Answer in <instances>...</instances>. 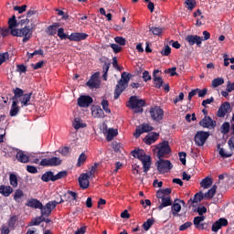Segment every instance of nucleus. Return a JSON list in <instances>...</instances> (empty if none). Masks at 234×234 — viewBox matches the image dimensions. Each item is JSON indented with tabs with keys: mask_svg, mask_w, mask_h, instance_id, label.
Segmentation results:
<instances>
[{
	"mask_svg": "<svg viewBox=\"0 0 234 234\" xmlns=\"http://www.w3.org/2000/svg\"><path fill=\"white\" fill-rule=\"evenodd\" d=\"M158 136H160V133H149L145 137H144V144L146 145H151L152 144H154L156 140H158Z\"/></svg>",
	"mask_w": 234,
	"mask_h": 234,
	"instance_id": "22",
	"label": "nucleus"
},
{
	"mask_svg": "<svg viewBox=\"0 0 234 234\" xmlns=\"http://www.w3.org/2000/svg\"><path fill=\"white\" fill-rule=\"evenodd\" d=\"M85 162H87V154H85V153H81L78 158L77 167H81Z\"/></svg>",
	"mask_w": 234,
	"mask_h": 234,
	"instance_id": "41",
	"label": "nucleus"
},
{
	"mask_svg": "<svg viewBox=\"0 0 234 234\" xmlns=\"http://www.w3.org/2000/svg\"><path fill=\"white\" fill-rule=\"evenodd\" d=\"M217 149L221 158H231V156H233V151L226 152L224 148L220 147V144L217 145Z\"/></svg>",
	"mask_w": 234,
	"mask_h": 234,
	"instance_id": "29",
	"label": "nucleus"
},
{
	"mask_svg": "<svg viewBox=\"0 0 234 234\" xmlns=\"http://www.w3.org/2000/svg\"><path fill=\"white\" fill-rule=\"evenodd\" d=\"M159 160L155 163V167L157 171L161 173V175H165V173H169L170 169H173V164L169 160H164L162 158H158Z\"/></svg>",
	"mask_w": 234,
	"mask_h": 234,
	"instance_id": "8",
	"label": "nucleus"
},
{
	"mask_svg": "<svg viewBox=\"0 0 234 234\" xmlns=\"http://www.w3.org/2000/svg\"><path fill=\"white\" fill-rule=\"evenodd\" d=\"M101 105L102 106L103 111L107 114H111V108H109V101L102 100L101 102Z\"/></svg>",
	"mask_w": 234,
	"mask_h": 234,
	"instance_id": "47",
	"label": "nucleus"
},
{
	"mask_svg": "<svg viewBox=\"0 0 234 234\" xmlns=\"http://www.w3.org/2000/svg\"><path fill=\"white\" fill-rule=\"evenodd\" d=\"M27 173H31V175H36V173H37V168L34 165H27Z\"/></svg>",
	"mask_w": 234,
	"mask_h": 234,
	"instance_id": "62",
	"label": "nucleus"
},
{
	"mask_svg": "<svg viewBox=\"0 0 234 234\" xmlns=\"http://www.w3.org/2000/svg\"><path fill=\"white\" fill-rule=\"evenodd\" d=\"M181 210H182V206H180V204H178V203L173 204L172 215H174V217H178V213H180Z\"/></svg>",
	"mask_w": 234,
	"mask_h": 234,
	"instance_id": "38",
	"label": "nucleus"
},
{
	"mask_svg": "<svg viewBox=\"0 0 234 234\" xmlns=\"http://www.w3.org/2000/svg\"><path fill=\"white\" fill-rule=\"evenodd\" d=\"M31 98H32V93L24 94L23 98L20 99L22 107H28V105H30Z\"/></svg>",
	"mask_w": 234,
	"mask_h": 234,
	"instance_id": "34",
	"label": "nucleus"
},
{
	"mask_svg": "<svg viewBox=\"0 0 234 234\" xmlns=\"http://www.w3.org/2000/svg\"><path fill=\"white\" fill-rule=\"evenodd\" d=\"M199 125L204 129H215L217 127V122L213 121L210 116H205L200 122Z\"/></svg>",
	"mask_w": 234,
	"mask_h": 234,
	"instance_id": "13",
	"label": "nucleus"
},
{
	"mask_svg": "<svg viewBox=\"0 0 234 234\" xmlns=\"http://www.w3.org/2000/svg\"><path fill=\"white\" fill-rule=\"evenodd\" d=\"M133 156L138 158L143 164L144 172L147 173L151 169V156L145 154V152L142 149L133 150Z\"/></svg>",
	"mask_w": 234,
	"mask_h": 234,
	"instance_id": "5",
	"label": "nucleus"
},
{
	"mask_svg": "<svg viewBox=\"0 0 234 234\" xmlns=\"http://www.w3.org/2000/svg\"><path fill=\"white\" fill-rule=\"evenodd\" d=\"M73 127L78 131V129H81L83 127H87L86 124L81 123V120L80 118H75L73 122Z\"/></svg>",
	"mask_w": 234,
	"mask_h": 234,
	"instance_id": "43",
	"label": "nucleus"
},
{
	"mask_svg": "<svg viewBox=\"0 0 234 234\" xmlns=\"http://www.w3.org/2000/svg\"><path fill=\"white\" fill-rule=\"evenodd\" d=\"M150 32H152L154 36H162V32H164V29H162L161 27H150Z\"/></svg>",
	"mask_w": 234,
	"mask_h": 234,
	"instance_id": "48",
	"label": "nucleus"
},
{
	"mask_svg": "<svg viewBox=\"0 0 234 234\" xmlns=\"http://www.w3.org/2000/svg\"><path fill=\"white\" fill-rule=\"evenodd\" d=\"M109 69H111V63L105 62L102 67V72H103L102 78L104 81H107V74L109 72Z\"/></svg>",
	"mask_w": 234,
	"mask_h": 234,
	"instance_id": "44",
	"label": "nucleus"
},
{
	"mask_svg": "<svg viewBox=\"0 0 234 234\" xmlns=\"http://www.w3.org/2000/svg\"><path fill=\"white\" fill-rule=\"evenodd\" d=\"M201 187H204V189H209L211 186H213V178L207 176L200 182Z\"/></svg>",
	"mask_w": 234,
	"mask_h": 234,
	"instance_id": "31",
	"label": "nucleus"
},
{
	"mask_svg": "<svg viewBox=\"0 0 234 234\" xmlns=\"http://www.w3.org/2000/svg\"><path fill=\"white\" fill-rule=\"evenodd\" d=\"M63 198L64 200H66V202H72V200H78V193L72 190H68V192L64 194Z\"/></svg>",
	"mask_w": 234,
	"mask_h": 234,
	"instance_id": "26",
	"label": "nucleus"
},
{
	"mask_svg": "<svg viewBox=\"0 0 234 234\" xmlns=\"http://www.w3.org/2000/svg\"><path fill=\"white\" fill-rule=\"evenodd\" d=\"M58 27L59 23H53V25L48 26L46 29L47 34H48V36H56Z\"/></svg>",
	"mask_w": 234,
	"mask_h": 234,
	"instance_id": "30",
	"label": "nucleus"
},
{
	"mask_svg": "<svg viewBox=\"0 0 234 234\" xmlns=\"http://www.w3.org/2000/svg\"><path fill=\"white\" fill-rule=\"evenodd\" d=\"M9 58H10V55L8 54V52L1 53L0 54V65L2 63H5V61H6V59H8Z\"/></svg>",
	"mask_w": 234,
	"mask_h": 234,
	"instance_id": "57",
	"label": "nucleus"
},
{
	"mask_svg": "<svg viewBox=\"0 0 234 234\" xmlns=\"http://www.w3.org/2000/svg\"><path fill=\"white\" fill-rule=\"evenodd\" d=\"M90 89H100V80L98 79V73H94L90 80L86 83Z\"/></svg>",
	"mask_w": 234,
	"mask_h": 234,
	"instance_id": "19",
	"label": "nucleus"
},
{
	"mask_svg": "<svg viewBox=\"0 0 234 234\" xmlns=\"http://www.w3.org/2000/svg\"><path fill=\"white\" fill-rule=\"evenodd\" d=\"M58 153L62 156H69V154H70V148H69V146H64L58 149Z\"/></svg>",
	"mask_w": 234,
	"mask_h": 234,
	"instance_id": "49",
	"label": "nucleus"
},
{
	"mask_svg": "<svg viewBox=\"0 0 234 234\" xmlns=\"http://www.w3.org/2000/svg\"><path fill=\"white\" fill-rule=\"evenodd\" d=\"M179 160L183 164V165H186V157L187 156V154L185 152H179Z\"/></svg>",
	"mask_w": 234,
	"mask_h": 234,
	"instance_id": "61",
	"label": "nucleus"
},
{
	"mask_svg": "<svg viewBox=\"0 0 234 234\" xmlns=\"http://www.w3.org/2000/svg\"><path fill=\"white\" fill-rule=\"evenodd\" d=\"M192 226L193 223L191 221H187L179 227V231H186V229L191 228Z\"/></svg>",
	"mask_w": 234,
	"mask_h": 234,
	"instance_id": "53",
	"label": "nucleus"
},
{
	"mask_svg": "<svg viewBox=\"0 0 234 234\" xmlns=\"http://www.w3.org/2000/svg\"><path fill=\"white\" fill-rule=\"evenodd\" d=\"M153 224H154V219H153V218H148V219L143 224V228H144V231H149V229H151V226H153Z\"/></svg>",
	"mask_w": 234,
	"mask_h": 234,
	"instance_id": "46",
	"label": "nucleus"
},
{
	"mask_svg": "<svg viewBox=\"0 0 234 234\" xmlns=\"http://www.w3.org/2000/svg\"><path fill=\"white\" fill-rule=\"evenodd\" d=\"M41 180L43 182H55V176H54V172L52 171H48L46 173H44L41 176Z\"/></svg>",
	"mask_w": 234,
	"mask_h": 234,
	"instance_id": "28",
	"label": "nucleus"
},
{
	"mask_svg": "<svg viewBox=\"0 0 234 234\" xmlns=\"http://www.w3.org/2000/svg\"><path fill=\"white\" fill-rule=\"evenodd\" d=\"M114 41H115V43H117V45H121V47H125L126 40L124 37H115Z\"/></svg>",
	"mask_w": 234,
	"mask_h": 234,
	"instance_id": "50",
	"label": "nucleus"
},
{
	"mask_svg": "<svg viewBox=\"0 0 234 234\" xmlns=\"http://www.w3.org/2000/svg\"><path fill=\"white\" fill-rule=\"evenodd\" d=\"M209 138V132L198 131L195 134L194 142L197 147H202Z\"/></svg>",
	"mask_w": 234,
	"mask_h": 234,
	"instance_id": "9",
	"label": "nucleus"
},
{
	"mask_svg": "<svg viewBox=\"0 0 234 234\" xmlns=\"http://www.w3.org/2000/svg\"><path fill=\"white\" fill-rule=\"evenodd\" d=\"M220 85H224L223 78H217L212 80V87L217 89V87H220Z\"/></svg>",
	"mask_w": 234,
	"mask_h": 234,
	"instance_id": "45",
	"label": "nucleus"
},
{
	"mask_svg": "<svg viewBox=\"0 0 234 234\" xmlns=\"http://www.w3.org/2000/svg\"><path fill=\"white\" fill-rule=\"evenodd\" d=\"M162 56H170L171 47L169 45L165 46L164 49L161 51Z\"/></svg>",
	"mask_w": 234,
	"mask_h": 234,
	"instance_id": "55",
	"label": "nucleus"
},
{
	"mask_svg": "<svg viewBox=\"0 0 234 234\" xmlns=\"http://www.w3.org/2000/svg\"><path fill=\"white\" fill-rule=\"evenodd\" d=\"M90 176L89 174H81L79 177V184L81 189H87L90 186L89 182Z\"/></svg>",
	"mask_w": 234,
	"mask_h": 234,
	"instance_id": "20",
	"label": "nucleus"
},
{
	"mask_svg": "<svg viewBox=\"0 0 234 234\" xmlns=\"http://www.w3.org/2000/svg\"><path fill=\"white\" fill-rule=\"evenodd\" d=\"M43 220H45V216L41 214V216L32 218L31 221L28 223V227L30 228L32 226H39V224H41Z\"/></svg>",
	"mask_w": 234,
	"mask_h": 234,
	"instance_id": "33",
	"label": "nucleus"
},
{
	"mask_svg": "<svg viewBox=\"0 0 234 234\" xmlns=\"http://www.w3.org/2000/svg\"><path fill=\"white\" fill-rule=\"evenodd\" d=\"M229 222L226 219V218H220L218 219L216 222L213 223L212 225V231L214 233H218V229H222V228H226L228 226Z\"/></svg>",
	"mask_w": 234,
	"mask_h": 234,
	"instance_id": "15",
	"label": "nucleus"
},
{
	"mask_svg": "<svg viewBox=\"0 0 234 234\" xmlns=\"http://www.w3.org/2000/svg\"><path fill=\"white\" fill-rule=\"evenodd\" d=\"M202 200H204V194L202 192H198L195 194L193 198H190L188 200V204H190V206H193V204H198V202H202Z\"/></svg>",
	"mask_w": 234,
	"mask_h": 234,
	"instance_id": "27",
	"label": "nucleus"
},
{
	"mask_svg": "<svg viewBox=\"0 0 234 234\" xmlns=\"http://www.w3.org/2000/svg\"><path fill=\"white\" fill-rule=\"evenodd\" d=\"M154 127L147 124V123H143L141 126L137 127L135 130V133H133V136L135 138H140L144 133H151V131H154Z\"/></svg>",
	"mask_w": 234,
	"mask_h": 234,
	"instance_id": "14",
	"label": "nucleus"
},
{
	"mask_svg": "<svg viewBox=\"0 0 234 234\" xmlns=\"http://www.w3.org/2000/svg\"><path fill=\"white\" fill-rule=\"evenodd\" d=\"M91 114L94 118H105V112L100 106H95L91 109Z\"/></svg>",
	"mask_w": 234,
	"mask_h": 234,
	"instance_id": "24",
	"label": "nucleus"
},
{
	"mask_svg": "<svg viewBox=\"0 0 234 234\" xmlns=\"http://www.w3.org/2000/svg\"><path fill=\"white\" fill-rule=\"evenodd\" d=\"M156 197L158 198V200H161L160 205L157 207L159 211H162L164 207L173 206V200H171V197H164V194L162 192H156Z\"/></svg>",
	"mask_w": 234,
	"mask_h": 234,
	"instance_id": "10",
	"label": "nucleus"
},
{
	"mask_svg": "<svg viewBox=\"0 0 234 234\" xmlns=\"http://www.w3.org/2000/svg\"><path fill=\"white\" fill-rule=\"evenodd\" d=\"M16 160L21 164H28L30 157L25 154V152H23L22 150L16 149Z\"/></svg>",
	"mask_w": 234,
	"mask_h": 234,
	"instance_id": "21",
	"label": "nucleus"
},
{
	"mask_svg": "<svg viewBox=\"0 0 234 234\" xmlns=\"http://www.w3.org/2000/svg\"><path fill=\"white\" fill-rule=\"evenodd\" d=\"M16 27H19V23H17L16 15H14L8 20V27L11 30V35H13L14 37H23V43H27V41H30L33 33L32 28H30V26H26L25 27L22 28H16Z\"/></svg>",
	"mask_w": 234,
	"mask_h": 234,
	"instance_id": "1",
	"label": "nucleus"
},
{
	"mask_svg": "<svg viewBox=\"0 0 234 234\" xmlns=\"http://www.w3.org/2000/svg\"><path fill=\"white\" fill-rule=\"evenodd\" d=\"M229 109H231V104L229 102L226 101L221 104V106L218 110L217 116L218 118H224L228 112H229Z\"/></svg>",
	"mask_w": 234,
	"mask_h": 234,
	"instance_id": "18",
	"label": "nucleus"
},
{
	"mask_svg": "<svg viewBox=\"0 0 234 234\" xmlns=\"http://www.w3.org/2000/svg\"><path fill=\"white\" fill-rule=\"evenodd\" d=\"M234 90V82L228 81L227 82V92H233Z\"/></svg>",
	"mask_w": 234,
	"mask_h": 234,
	"instance_id": "63",
	"label": "nucleus"
},
{
	"mask_svg": "<svg viewBox=\"0 0 234 234\" xmlns=\"http://www.w3.org/2000/svg\"><path fill=\"white\" fill-rule=\"evenodd\" d=\"M61 163L62 161L59 159V157H51L49 159H42L39 165L42 167H57V165H61Z\"/></svg>",
	"mask_w": 234,
	"mask_h": 234,
	"instance_id": "11",
	"label": "nucleus"
},
{
	"mask_svg": "<svg viewBox=\"0 0 234 234\" xmlns=\"http://www.w3.org/2000/svg\"><path fill=\"white\" fill-rule=\"evenodd\" d=\"M217 185H214L205 195H203L204 198H207V200H211L213 197H215L217 193Z\"/></svg>",
	"mask_w": 234,
	"mask_h": 234,
	"instance_id": "32",
	"label": "nucleus"
},
{
	"mask_svg": "<svg viewBox=\"0 0 234 234\" xmlns=\"http://www.w3.org/2000/svg\"><path fill=\"white\" fill-rule=\"evenodd\" d=\"M56 202H48L44 206L38 199L31 198L26 203V206L33 209H40V215H42V217H48L52 215V210L56 209Z\"/></svg>",
	"mask_w": 234,
	"mask_h": 234,
	"instance_id": "2",
	"label": "nucleus"
},
{
	"mask_svg": "<svg viewBox=\"0 0 234 234\" xmlns=\"http://www.w3.org/2000/svg\"><path fill=\"white\" fill-rule=\"evenodd\" d=\"M129 81H131V74L122 72L121 75V80L118 81L114 90V100H118V98L122 96V92L127 89Z\"/></svg>",
	"mask_w": 234,
	"mask_h": 234,
	"instance_id": "3",
	"label": "nucleus"
},
{
	"mask_svg": "<svg viewBox=\"0 0 234 234\" xmlns=\"http://www.w3.org/2000/svg\"><path fill=\"white\" fill-rule=\"evenodd\" d=\"M9 182H10V186H12V187H17L18 186V181H17V176L14 173L9 175Z\"/></svg>",
	"mask_w": 234,
	"mask_h": 234,
	"instance_id": "37",
	"label": "nucleus"
},
{
	"mask_svg": "<svg viewBox=\"0 0 234 234\" xmlns=\"http://www.w3.org/2000/svg\"><path fill=\"white\" fill-rule=\"evenodd\" d=\"M14 10L18 12V14H23V12H27V5H24L22 6L16 5L14 7Z\"/></svg>",
	"mask_w": 234,
	"mask_h": 234,
	"instance_id": "58",
	"label": "nucleus"
},
{
	"mask_svg": "<svg viewBox=\"0 0 234 234\" xmlns=\"http://www.w3.org/2000/svg\"><path fill=\"white\" fill-rule=\"evenodd\" d=\"M221 129V133H223V134H228L229 133V122H224Z\"/></svg>",
	"mask_w": 234,
	"mask_h": 234,
	"instance_id": "56",
	"label": "nucleus"
},
{
	"mask_svg": "<svg viewBox=\"0 0 234 234\" xmlns=\"http://www.w3.org/2000/svg\"><path fill=\"white\" fill-rule=\"evenodd\" d=\"M17 101H13L11 110H10V116H17V113L19 112V106L17 105Z\"/></svg>",
	"mask_w": 234,
	"mask_h": 234,
	"instance_id": "36",
	"label": "nucleus"
},
{
	"mask_svg": "<svg viewBox=\"0 0 234 234\" xmlns=\"http://www.w3.org/2000/svg\"><path fill=\"white\" fill-rule=\"evenodd\" d=\"M14 193V188L10 186H0V195H3V197H10Z\"/></svg>",
	"mask_w": 234,
	"mask_h": 234,
	"instance_id": "25",
	"label": "nucleus"
},
{
	"mask_svg": "<svg viewBox=\"0 0 234 234\" xmlns=\"http://www.w3.org/2000/svg\"><path fill=\"white\" fill-rule=\"evenodd\" d=\"M158 72H160V70L158 69H154L153 72V80H154L155 89H160L164 86V80L162 79V77L156 76Z\"/></svg>",
	"mask_w": 234,
	"mask_h": 234,
	"instance_id": "23",
	"label": "nucleus"
},
{
	"mask_svg": "<svg viewBox=\"0 0 234 234\" xmlns=\"http://www.w3.org/2000/svg\"><path fill=\"white\" fill-rule=\"evenodd\" d=\"M17 222V216H13L8 220V226L10 228H16V223Z\"/></svg>",
	"mask_w": 234,
	"mask_h": 234,
	"instance_id": "52",
	"label": "nucleus"
},
{
	"mask_svg": "<svg viewBox=\"0 0 234 234\" xmlns=\"http://www.w3.org/2000/svg\"><path fill=\"white\" fill-rule=\"evenodd\" d=\"M110 47L112 48L115 54L122 52V47H120L118 44H111Z\"/></svg>",
	"mask_w": 234,
	"mask_h": 234,
	"instance_id": "59",
	"label": "nucleus"
},
{
	"mask_svg": "<svg viewBox=\"0 0 234 234\" xmlns=\"http://www.w3.org/2000/svg\"><path fill=\"white\" fill-rule=\"evenodd\" d=\"M186 5L189 10H193L197 6V0H186Z\"/></svg>",
	"mask_w": 234,
	"mask_h": 234,
	"instance_id": "51",
	"label": "nucleus"
},
{
	"mask_svg": "<svg viewBox=\"0 0 234 234\" xmlns=\"http://www.w3.org/2000/svg\"><path fill=\"white\" fill-rule=\"evenodd\" d=\"M129 109L134 110V112H144V108L145 107V100L138 99V96H131L128 101Z\"/></svg>",
	"mask_w": 234,
	"mask_h": 234,
	"instance_id": "6",
	"label": "nucleus"
},
{
	"mask_svg": "<svg viewBox=\"0 0 234 234\" xmlns=\"http://www.w3.org/2000/svg\"><path fill=\"white\" fill-rule=\"evenodd\" d=\"M186 41H187L190 47H193V45L200 47V45H202V37L198 35H188L186 37Z\"/></svg>",
	"mask_w": 234,
	"mask_h": 234,
	"instance_id": "17",
	"label": "nucleus"
},
{
	"mask_svg": "<svg viewBox=\"0 0 234 234\" xmlns=\"http://www.w3.org/2000/svg\"><path fill=\"white\" fill-rule=\"evenodd\" d=\"M115 136H118V130L110 128L106 135L107 142H112V140H113Z\"/></svg>",
	"mask_w": 234,
	"mask_h": 234,
	"instance_id": "35",
	"label": "nucleus"
},
{
	"mask_svg": "<svg viewBox=\"0 0 234 234\" xmlns=\"http://www.w3.org/2000/svg\"><path fill=\"white\" fill-rule=\"evenodd\" d=\"M14 97L13 100H19V98L23 97L25 95V91L20 88H16L14 90Z\"/></svg>",
	"mask_w": 234,
	"mask_h": 234,
	"instance_id": "40",
	"label": "nucleus"
},
{
	"mask_svg": "<svg viewBox=\"0 0 234 234\" xmlns=\"http://www.w3.org/2000/svg\"><path fill=\"white\" fill-rule=\"evenodd\" d=\"M58 36L60 39H69V41L76 42L85 41V39L89 37L87 33L75 32L70 35H67L65 34V29L63 27L58 29Z\"/></svg>",
	"mask_w": 234,
	"mask_h": 234,
	"instance_id": "4",
	"label": "nucleus"
},
{
	"mask_svg": "<svg viewBox=\"0 0 234 234\" xmlns=\"http://www.w3.org/2000/svg\"><path fill=\"white\" fill-rule=\"evenodd\" d=\"M150 116L154 122H160L164 119V110L160 106H154L150 109Z\"/></svg>",
	"mask_w": 234,
	"mask_h": 234,
	"instance_id": "12",
	"label": "nucleus"
},
{
	"mask_svg": "<svg viewBox=\"0 0 234 234\" xmlns=\"http://www.w3.org/2000/svg\"><path fill=\"white\" fill-rule=\"evenodd\" d=\"M230 151H234V136L230 137L228 141Z\"/></svg>",
	"mask_w": 234,
	"mask_h": 234,
	"instance_id": "64",
	"label": "nucleus"
},
{
	"mask_svg": "<svg viewBox=\"0 0 234 234\" xmlns=\"http://www.w3.org/2000/svg\"><path fill=\"white\" fill-rule=\"evenodd\" d=\"M67 176V171L63 170L55 175V182L56 180H61V178H65Z\"/></svg>",
	"mask_w": 234,
	"mask_h": 234,
	"instance_id": "54",
	"label": "nucleus"
},
{
	"mask_svg": "<svg viewBox=\"0 0 234 234\" xmlns=\"http://www.w3.org/2000/svg\"><path fill=\"white\" fill-rule=\"evenodd\" d=\"M17 72H20V74H25L27 72V66L24 64H18L16 65Z\"/></svg>",
	"mask_w": 234,
	"mask_h": 234,
	"instance_id": "60",
	"label": "nucleus"
},
{
	"mask_svg": "<svg viewBox=\"0 0 234 234\" xmlns=\"http://www.w3.org/2000/svg\"><path fill=\"white\" fill-rule=\"evenodd\" d=\"M206 220L205 216H197L194 218V226L197 229L200 228V225L202 224L201 222H204Z\"/></svg>",
	"mask_w": 234,
	"mask_h": 234,
	"instance_id": "42",
	"label": "nucleus"
},
{
	"mask_svg": "<svg viewBox=\"0 0 234 234\" xmlns=\"http://www.w3.org/2000/svg\"><path fill=\"white\" fill-rule=\"evenodd\" d=\"M94 101V100H92V97L89 96V95H81L79 99H78V105L79 107H82V108H87L90 105V103H92Z\"/></svg>",
	"mask_w": 234,
	"mask_h": 234,
	"instance_id": "16",
	"label": "nucleus"
},
{
	"mask_svg": "<svg viewBox=\"0 0 234 234\" xmlns=\"http://www.w3.org/2000/svg\"><path fill=\"white\" fill-rule=\"evenodd\" d=\"M25 197V193L21 189H16L14 195V201L20 202V199Z\"/></svg>",
	"mask_w": 234,
	"mask_h": 234,
	"instance_id": "39",
	"label": "nucleus"
},
{
	"mask_svg": "<svg viewBox=\"0 0 234 234\" xmlns=\"http://www.w3.org/2000/svg\"><path fill=\"white\" fill-rule=\"evenodd\" d=\"M157 158H165V154H171V146H169V141H163L156 145Z\"/></svg>",
	"mask_w": 234,
	"mask_h": 234,
	"instance_id": "7",
	"label": "nucleus"
}]
</instances>
